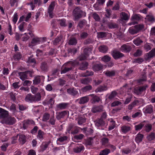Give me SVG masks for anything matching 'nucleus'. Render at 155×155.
Here are the masks:
<instances>
[{
  "label": "nucleus",
  "mask_w": 155,
  "mask_h": 155,
  "mask_svg": "<svg viewBox=\"0 0 155 155\" xmlns=\"http://www.w3.org/2000/svg\"><path fill=\"white\" fill-rule=\"evenodd\" d=\"M145 129L147 132H149L152 128V125L150 124H147L145 126Z\"/></svg>",
  "instance_id": "obj_56"
},
{
  "label": "nucleus",
  "mask_w": 155,
  "mask_h": 155,
  "mask_svg": "<svg viewBox=\"0 0 155 155\" xmlns=\"http://www.w3.org/2000/svg\"><path fill=\"white\" fill-rule=\"evenodd\" d=\"M25 24V22H23L21 23L18 26V29L20 31L23 32L24 31V27Z\"/></svg>",
  "instance_id": "obj_62"
},
{
  "label": "nucleus",
  "mask_w": 155,
  "mask_h": 155,
  "mask_svg": "<svg viewBox=\"0 0 155 155\" xmlns=\"http://www.w3.org/2000/svg\"><path fill=\"white\" fill-rule=\"evenodd\" d=\"M90 81V79L88 78H84L81 80V83L84 84H88Z\"/></svg>",
  "instance_id": "obj_54"
},
{
  "label": "nucleus",
  "mask_w": 155,
  "mask_h": 155,
  "mask_svg": "<svg viewBox=\"0 0 155 155\" xmlns=\"http://www.w3.org/2000/svg\"><path fill=\"white\" fill-rule=\"evenodd\" d=\"M92 87L91 85H89L82 88L81 90L83 92H86L87 91L91 90L92 89Z\"/></svg>",
  "instance_id": "obj_49"
},
{
  "label": "nucleus",
  "mask_w": 155,
  "mask_h": 155,
  "mask_svg": "<svg viewBox=\"0 0 155 155\" xmlns=\"http://www.w3.org/2000/svg\"><path fill=\"white\" fill-rule=\"evenodd\" d=\"M144 124L143 123H140V124L135 125L134 126L135 130L136 131L140 130L143 127Z\"/></svg>",
  "instance_id": "obj_40"
},
{
  "label": "nucleus",
  "mask_w": 155,
  "mask_h": 155,
  "mask_svg": "<svg viewBox=\"0 0 155 155\" xmlns=\"http://www.w3.org/2000/svg\"><path fill=\"white\" fill-rule=\"evenodd\" d=\"M120 17L122 20H127L129 18V16L124 12H122L120 14Z\"/></svg>",
  "instance_id": "obj_26"
},
{
  "label": "nucleus",
  "mask_w": 155,
  "mask_h": 155,
  "mask_svg": "<svg viewBox=\"0 0 155 155\" xmlns=\"http://www.w3.org/2000/svg\"><path fill=\"white\" fill-rule=\"evenodd\" d=\"M148 87L147 85H145L143 86L136 87L134 89V92L137 95L141 94L142 92L145 91Z\"/></svg>",
  "instance_id": "obj_8"
},
{
  "label": "nucleus",
  "mask_w": 155,
  "mask_h": 155,
  "mask_svg": "<svg viewBox=\"0 0 155 155\" xmlns=\"http://www.w3.org/2000/svg\"><path fill=\"white\" fill-rule=\"evenodd\" d=\"M84 149L83 146L81 144L76 146L73 149L74 151L76 153H78L83 150Z\"/></svg>",
  "instance_id": "obj_23"
},
{
  "label": "nucleus",
  "mask_w": 155,
  "mask_h": 155,
  "mask_svg": "<svg viewBox=\"0 0 155 155\" xmlns=\"http://www.w3.org/2000/svg\"><path fill=\"white\" fill-rule=\"evenodd\" d=\"M44 134L45 133L44 132L40 130H39L38 133L37 137L39 140H41L43 139Z\"/></svg>",
  "instance_id": "obj_28"
},
{
  "label": "nucleus",
  "mask_w": 155,
  "mask_h": 155,
  "mask_svg": "<svg viewBox=\"0 0 155 155\" xmlns=\"http://www.w3.org/2000/svg\"><path fill=\"white\" fill-rule=\"evenodd\" d=\"M143 110L145 114H151L153 111V107L151 104L147 105L143 108Z\"/></svg>",
  "instance_id": "obj_12"
},
{
  "label": "nucleus",
  "mask_w": 155,
  "mask_h": 155,
  "mask_svg": "<svg viewBox=\"0 0 155 155\" xmlns=\"http://www.w3.org/2000/svg\"><path fill=\"white\" fill-rule=\"evenodd\" d=\"M28 72V71H25V72H19L18 73V74L20 78L23 81L27 79L28 77L27 74Z\"/></svg>",
  "instance_id": "obj_20"
},
{
  "label": "nucleus",
  "mask_w": 155,
  "mask_h": 155,
  "mask_svg": "<svg viewBox=\"0 0 155 155\" xmlns=\"http://www.w3.org/2000/svg\"><path fill=\"white\" fill-rule=\"evenodd\" d=\"M107 86H100L96 89L95 91L96 92H101L102 91H106L107 90Z\"/></svg>",
  "instance_id": "obj_35"
},
{
  "label": "nucleus",
  "mask_w": 155,
  "mask_h": 155,
  "mask_svg": "<svg viewBox=\"0 0 155 155\" xmlns=\"http://www.w3.org/2000/svg\"><path fill=\"white\" fill-rule=\"evenodd\" d=\"M116 124L115 121L112 119L110 120V124L108 127V130H110L113 129L116 127Z\"/></svg>",
  "instance_id": "obj_32"
},
{
  "label": "nucleus",
  "mask_w": 155,
  "mask_h": 155,
  "mask_svg": "<svg viewBox=\"0 0 155 155\" xmlns=\"http://www.w3.org/2000/svg\"><path fill=\"white\" fill-rule=\"evenodd\" d=\"M143 25H138L135 26L134 27L129 28V32L131 34H134L137 33L140 30L143 29Z\"/></svg>",
  "instance_id": "obj_3"
},
{
  "label": "nucleus",
  "mask_w": 155,
  "mask_h": 155,
  "mask_svg": "<svg viewBox=\"0 0 155 155\" xmlns=\"http://www.w3.org/2000/svg\"><path fill=\"white\" fill-rule=\"evenodd\" d=\"M41 0H34V2H31L30 3L27 4L28 5H30L32 10H33L35 7V5H38L41 4Z\"/></svg>",
  "instance_id": "obj_19"
},
{
  "label": "nucleus",
  "mask_w": 155,
  "mask_h": 155,
  "mask_svg": "<svg viewBox=\"0 0 155 155\" xmlns=\"http://www.w3.org/2000/svg\"><path fill=\"white\" fill-rule=\"evenodd\" d=\"M131 129V127L130 126L126 125H123L120 127L121 132L125 134L130 131Z\"/></svg>",
  "instance_id": "obj_17"
},
{
  "label": "nucleus",
  "mask_w": 155,
  "mask_h": 155,
  "mask_svg": "<svg viewBox=\"0 0 155 155\" xmlns=\"http://www.w3.org/2000/svg\"><path fill=\"white\" fill-rule=\"evenodd\" d=\"M72 69V67L67 64H65L61 67V74H65Z\"/></svg>",
  "instance_id": "obj_9"
},
{
  "label": "nucleus",
  "mask_w": 155,
  "mask_h": 155,
  "mask_svg": "<svg viewBox=\"0 0 155 155\" xmlns=\"http://www.w3.org/2000/svg\"><path fill=\"white\" fill-rule=\"evenodd\" d=\"M99 50L100 51L104 53L107 51L108 48L106 46L103 45L99 47Z\"/></svg>",
  "instance_id": "obj_37"
},
{
  "label": "nucleus",
  "mask_w": 155,
  "mask_h": 155,
  "mask_svg": "<svg viewBox=\"0 0 155 155\" xmlns=\"http://www.w3.org/2000/svg\"><path fill=\"white\" fill-rule=\"evenodd\" d=\"M92 68L94 71H98L102 69L103 66L101 64H97L93 65Z\"/></svg>",
  "instance_id": "obj_25"
},
{
  "label": "nucleus",
  "mask_w": 155,
  "mask_h": 155,
  "mask_svg": "<svg viewBox=\"0 0 155 155\" xmlns=\"http://www.w3.org/2000/svg\"><path fill=\"white\" fill-rule=\"evenodd\" d=\"M143 53L142 50L140 49H137L134 54V55L135 57H137L141 56Z\"/></svg>",
  "instance_id": "obj_48"
},
{
  "label": "nucleus",
  "mask_w": 155,
  "mask_h": 155,
  "mask_svg": "<svg viewBox=\"0 0 155 155\" xmlns=\"http://www.w3.org/2000/svg\"><path fill=\"white\" fill-rule=\"evenodd\" d=\"M104 73L107 76L109 77L113 76L115 75V71H107Z\"/></svg>",
  "instance_id": "obj_34"
},
{
  "label": "nucleus",
  "mask_w": 155,
  "mask_h": 155,
  "mask_svg": "<svg viewBox=\"0 0 155 155\" xmlns=\"http://www.w3.org/2000/svg\"><path fill=\"white\" fill-rule=\"evenodd\" d=\"M111 58L109 56L106 55L101 58V60L105 62H107L110 61Z\"/></svg>",
  "instance_id": "obj_50"
},
{
  "label": "nucleus",
  "mask_w": 155,
  "mask_h": 155,
  "mask_svg": "<svg viewBox=\"0 0 155 155\" xmlns=\"http://www.w3.org/2000/svg\"><path fill=\"white\" fill-rule=\"evenodd\" d=\"M143 136V135L138 133L136 136L135 139V141L137 143H140L142 141Z\"/></svg>",
  "instance_id": "obj_24"
},
{
  "label": "nucleus",
  "mask_w": 155,
  "mask_h": 155,
  "mask_svg": "<svg viewBox=\"0 0 155 155\" xmlns=\"http://www.w3.org/2000/svg\"><path fill=\"white\" fill-rule=\"evenodd\" d=\"M41 38H33L30 43L29 45V46L31 48H32L34 46L36 45L37 44L39 43L41 41Z\"/></svg>",
  "instance_id": "obj_13"
},
{
  "label": "nucleus",
  "mask_w": 155,
  "mask_h": 155,
  "mask_svg": "<svg viewBox=\"0 0 155 155\" xmlns=\"http://www.w3.org/2000/svg\"><path fill=\"white\" fill-rule=\"evenodd\" d=\"M139 103V101L137 100H135L132 103L128 105V108L129 110H131L133 107L137 105Z\"/></svg>",
  "instance_id": "obj_21"
},
{
  "label": "nucleus",
  "mask_w": 155,
  "mask_h": 155,
  "mask_svg": "<svg viewBox=\"0 0 155 155\" xmlns=\"http://www.w3.org/2000/svg\"><path fill=\"white\" fill-rule=\"evenodd\" d=\"M92 100V103H94L96 102H99L101 101V99L98 97L96 96H94L93 97Z\"/></svg>",
  "instance_id": "obj_59"
},
{
  "label": "nucleus",
  "mask_w": 155,
  "mask_h": 155,
  "mask_svg": "<svg viewBox=\"0 0 155 155\" xmlns=\"http://www.w3.org/2000/svg\"><path fill=\"white\" fill-rule=\"evenodd\" d=\"M31 81L29 80H25L22 83L24 86H30L31 84Z\"/></svg>",
  "instance_id": "obj_61"
},
{
  "label": "nucleus",
  "mask_w": 155,
  "mask_h": 155,
  "mask_svg": "<svg viewBox=\"0 0 155 155\" xmlns=\"http://www.w3.org/2000/svg\"><path fill=\"white\" fill-rule=\"evenodd\" d=\"M92 50L91 48H85L84 51V54L81 55L80 57V60L81 61L85 59L91 53Z\"/></svg>",
  "instance_id": "obj_4"
},
{
  "label": "nucleus",
  "mask_w": 155,
  "mask_h": 155,
  "mask_svg": "<svg viewBox=\"0 0 155 155\" xmlns=\"http://www.w3.org/2000/svg\"><path fill=\"white\" fill-rule=\"evenodd\" d=\"M55 121L56 119H55L54 117L53 116L50 118L48 122L52 125H54L55 124Z\"/></svg>",
  "instance_id": "obj_53"
},
{
  "label": "nucleus",
  "mask_w": 155,
  "mask_h": 155,
  "mask_svg": "<svg viewBox=\"0 0 155 155\" xmlns=\"http://www.w3.org/2000/svg\"><path fill=\"white\" fill-rule=\"evenodd\" d=\"M131 49V47L127 45L124 44L120 47V50L123 52H129Z\"/></svg>",
  "instance_id": "obj_14"
},
{
  "label": "nucleus",
  "mask_w": 155,
  "mask_h": 155,
  "mask_svg": "<svg viewBox=\"0 0 155 155\" xmlns=\"http://www.w3.org/2000/svg\"><path fill=\"white\" fill-rule=\"evenodd\" d=\"M41 68L42 71L45 72L47 71L48 69L47 63L45 62L42 63L41 64Z\"/></svg>",
  "instance_id": "obj_41"
},
{
  "label": "nucleus",
  "mask_w": 155,
  "mask_h": 155,
  "mask_svg": "<svg viewBox=\"0 0 155 155\" xmlns=\"http://www.w3.org/2000/svg\"><path fill=\"white\" fill-rule=\"evenodd\" d=\"M145 19L148 21L152 22H153L155 21V19L152 15H147Z\"/></svg>",
  "instance_id": "obj_38"
},
{
  "label": "nucleus",
  "mask_w": 155,
  "mask_h": 155,
  "mask_svg": "<svg viewBox=\"0 0 155 155\" xmlns=\"http://www.w3.org/2000/svg\"><path fill=\"white\" fill-rule=\"evenodd\" d=\"M19 142L22 144H24L26 142V137L25 135L21 134L19 135L18 139Z\"/></svg>",
  "instance_id": "obj_31"
},
{
  "label": "nucleus",
  "mask_w": 155,
  "mask_h": 155,
  "mask_svg": "<svg viewBox=\"0 0 155 155\" xmlns=\"http://www.w3.org/2000/svg\"><path fill=\"white\" fill-rule=\"evenodd\" d=\"M86 118L84 117H80L78 121V123L79 125H81L84 123L86 121Z\"/></svg>",
  "instance_id": "obj_57"
},
{
  "label": "nucleus",
  "mask_w": 155,
  "mask_h": 155,
  "mask_svg": "<svg viewBox=\"0 0 155 155\" xmlns=\"http://www.w3.org/2000/svg\"><path fill=\"white\" fill-rule=\"evenodd\" d=\"M144 49L147 51L150 50L151 48V47L150 45L148 43H147L144 45Z\"/></svg>",
  "instance_id": "obj_64"
},
{
  "label": "nucleus",
  "mask_w": 155,
  "mask_h": 155,
  "mask_svg": "<svg viewBox=\"0 0 155 155\" xmlns=\"http://www.w3.org/2000/svg\"><path fill=\"white\" fill-rule=\"evenodd\" d=\"M154 56H155V48L153 49L150 52L147 53L145 57V60H148Z\"/></svg>",
  "instance_id": "obj_18"
},
{
  "label": "nucleus",
  "mask_w": 155,
  "mask_h": 155,
  "mask_svg": "<svg viewBox=\"0 0 155 155\" xmlns=\"http://www.w3.org/2000/svg\"><path fill=\"white\" fill-rule=\"evenodd\" d=\"M140 17L137 15H133L131 17L132 21L134 22L133 23V24L134 25L137 23L136 22H135V21H138L140 20Z\"/></svg>",
  "instance_id": "obj_39"
},
{
  "label": "nucleus",
  "mask_w": 155,
  "mask_h": 155,
  "mask_svg": "<svg viewBox=\"0 0 155 155\" xmlns=\"http://www.w3.org/2000/svg\"><path fill=\"white\" fill-rule=\"evenodd\" d=\"M50 115L48 113H45L43 115L42 120L44 121H47L50 118Z\"/></svg>",
  "instance_id": "obj_45"
},
{
  "label": "nucleus",
  "mask_w": 155,
  "mask_h": 155,
  "mask_svg": "<svg viewBox=\"0 0 155 155\" xmlns=\"http://www.w3.org/2000/svg\"><path fill=\"white\" fill-rule=\"evenodd\" d=\"M117 95V92L115 91H113L110 94L107 95L108 98L110 100H112L114 99Z\"/></svg>",
  "instance_id": "obj_30"
},
{
  "label": "nucleus",
  "mask_w": 155,
  "mask_h": 155,
  "mask_svg": "<svg viewBox=\"0 0 155 155\" xmlns=\"http://www.w3.org/2000/svg\"><path fill=\"white\" fill-rule=\"evenodd\" d=\"M108 26L111 29L117 28L118 27V25L112 22H110L108 24Z\"/></svg>",
  "instance_id": "obj_43"
},
{
  "label": "nucleus",
  "mask_w": 155,
  "mask_h": 155,
  "mask_svg": "<svg viewBox=\"0 0 155 155\" xmlns=\"http://www.w3.org/2000/svg\"><path fill=\"white\" fill-rule=\"evenodd\" d=\"M8 117V112L4 109L0 108V119H1V121H3L6 120Z\"/></svg>",
  "instance_id": "obj_5"
},
{
  "label": "nucleus",
  "mask_w": 155,
  "mask_h": 155,
  "mask_svg": "<svg viewBox=\"0 0 155 155\" xmlns=\"http://www.w3.org/2000/svg\"><path fill=\"white\" fill-rule=\"evenodd\" d=\"M41 95L39 93H37L35 95H32L29 93L27 94L25 96V101L28 103L38 102L41 100Z\"/></svg>",
  "instance_id": "obj_1"
},
{
  "label": "nucleus",
  "mask_w": 155,
  "mask_h": 155,
  "mask_svg": "<svg viewBox=\"0 0 155 155\" xmlns=\"http://www.w3.org/2000/svg\"><path fill=\"white\" fill-rule=\"evenodd\" d=\"M45 78L42 76H37L35 77L33 80V84L37 85L40 83L42 81H43Z\"/></svg>",
  "instance_id": "obj_11"
},
{
  "label": "nucleus",
  "mask_w": 155,
  "mask_h": 155,
  "mask_svg": "<svg viewBox=\"0 0 155 155\" xmlns=\"http://www.w3.org/2000/svg\"><path fill=\"white\" fill-rule=\"evenodd\" d=\"M89 100V98L88 96H86L77 99V101H78V103L80 104H84L88 102Z\"/></svg>",
  "instance_id": "obj_16"
},
{
  "label": "nucleus",
  "mask_w": 155,
  "mask_h": 155,
  "mask_svg": "<svg viewBox=\"0 0 155 155\" xmlns=\"http://www.w3.org/2000/svg\"><path fill=\"white\" fill-rule=\"evenodd\" d=\"M55 6V2H52L50 5L48 7V12L49 15V16L51 18H53L54 16L53 13V10Z\"/></svg>",
  "instance_id": "obj_6"
},
{
  "label": "nucleus",
  "mask_w": 155,
  "mask_h": 155,
  "mask_svg": "<svg viewBox=\"0 0 155 155\" xmlns=\"http://www.w3.org/2000/svg\"><path fill=\"white\" fill-rule=\"evenodd\" d=\"M103 110L102 106H96L94 107L92 109V111L94 113H96L97 112H99L102 111Z\"/></svg>",
  "instance_id": "obj_27"
},
{
  "label": "nucleus",
  "mask_w": 155,
  "mask_h": 155,
  "mask_svg": "<svg viewBox=\"0 0 155 155\" xmlns=\"http://www.w3.org/2000/svg\"><path fill=\"white\" fill-rule=\"evenodd\" d=\"M110 153V150L107 148H106L100 152L99 155H107Z\"/></svg>",
  "instance_id": "obj_44"
},
{
  "label": "nucleus",
  "mask_w": 155,
  "mask_h": 155,
  "mask_svg": "<svg viewBox=\"0 0 155 155\" xmlns=\"http://www.w3.org/2000/svg\"><path fill=\"white\" fill-rule=\"evenodd\" d=\"M133 42L137 46H138L143 42V41L140 38H137L134 40Z\"/></svg>",
  "instance_id": "obj_51"
},
{
  "label": "nucleus",
  "mask_w": 155,
  "mask_h": 155,
  "mask_svg": "<svg viewBox=\"0 0 155 155\" xmlns=\"http://www.w3.org/2000/svg\"><path fill=\"white\" fill-rule=\"evenodd\" d=\"M104 124L103 120L101 118L97 120L95 122V125L97 127L103 126Z\"/></svg>",
  "instance_id": "obj_36"
},
{
  "label": "nucleus",
  "mask_w": 155,
  "mask_h": 155,
  "mask_svg": "<svg viewBox=\"0 0 155 155\" xmlns=\"http://www.w3.org/2000/svg\"><path fill=\"white\" fill-rule=\"evenodd\" d=\"M69 105L68 103H60L57 105V107L61 110L64 109H66Z\"/></svg>",
  "instance_id": "obj_22"
},
{
  "label": "nucleus",
  "mask_w": 155,
  "mask_h": 155,
  "mask_svg": "<svg viewBox=\"0 0 155 155\" xmlns=\"http://www.w3.org/2000/svg\"><path fill=\"white\" fill-rule=\"evenodd\" d=\"M85 13L78 7L75 8L72 12L74 21H77L84 15Z\"/></svg>",
  "instance_id": "obj_2"
},
{
  "label": "nucleus",
  "mask_w": 155,
  "mask_h": 155,
  "mask_svg": "<svg viewBox=\"0 0 155 155\" xmlns=\"http://www.w3.org/2000/svg\"><path fill=\"white\" fill-rule=\"evenodd\" d=\"M15 121L16 120L14 117L8 116L6 120H4L3 121H1V122L2 124L12 125L14 124Z\"/></svg>",
  "instance_id": "obj_7"
},
{
  "label": "nucleus",
  "mask_w": 155,
  "mask_h": 155,
  "mask_svg": "<svg viewBox=\"0 0 155 155\" xmlns=\"http://www.w3.org/2000/svg\"><path fill=\"white\" fill-rule=\"evenodd\" d=\"M88 65V63L87 62H83L81 64L80 69L82 70H85L87 68Z\"/></svg>",
  "instance_id": "obj_47"
},
{
  "label": "nucleus",
  "mask_w": 155,
  "mask_h": 155,
  "mask_svg": "<svg viewBox=\"0 0 155 155\" xmlns=\"http://www.w3.org/2000/svg\"><path fill=\"white\" fill-rule=\"evenodd\" d=\"M34 122L31 120H28L25 121L23 124V128L24 129H26L28 124H34Z\"/></svg>",
  "instance_id": "obj_29"
},
{
  "label": "nucleus",
  "mask_w": 155,
  "mask_h": 155,
  "mask_svg": "<svg viewBox=\"0 0 155 155\" xmlns=\"http://www.w3.org/2000/svg\"><path fill=\"white\" fill-rule=\"evenodd\" d=\"M142 115V114L141 111L138 112L134 114H133L132 115V117L135 118L137 117H140Z\"/></svg>",
  "instance_id": "obj_63"
},
{
  "label": "nucleus",
  "mask_w": 155,
  "mask_h": 155,
  "mask_svg": "<svg viewBox=\"0 0 155 155\" xmlns=\"http://www.w3.org/2000/svg\"><path fill=\"white\" fill-rule=\"evenodd\" d=\"M111 54L115 59L119 58L124 56V55L123 54L116 50H114L112 52Z\"/></svg>",
  "instance_id": "obj_10"
},
{
  "label": "nucleus",
  "mask_w": 155,
  "mask_h": 155,
  "mask_svg": "<svg viewBox=\"0 0 155 155\" xmlns=\"http://www.w3.org/2000/svg\"><path fill=\"white\" fill-rule=\"evenodd\" d=\"M144 60L143 58H135L134 59L133 62L138 63L139 64L141 63Z\"/></svg>",
  "instance_id": "obj_55"
},
{
  "label": "nucleus",
  "mask_w": 155,
  "mask_h": 155,
  "mask_svg": "<svg viewBox=\"0 0 155 155\" xmlns=\"http://www.w3.org/2000/svg\"><path fill=\"white\" fill-rule=\"evenodd\" d=\"M62 38V36H61L57 37L53 42V44L54 45H58L59 42L61 41Z\"/></svg>",
  "instance_id": "obj_46"
},
{
  "label": "nucleus",
  "mask_w": 155,
  "mask_h": 155,
  "mask_svg": "<svg viewBox=\"0 0 155 155\" xmlns=\"http://www.w3.org/2000/svg\"><path fill=\"white\" fill-rule=\"evenodd\" d=\"M93 138L90 137L87 139L86 141L85 144L87 145H91L93 143Z\"/></svg>",
  "instance_id": "obj_60"
},
{
  "label": "nucleus",
  "mask_w": 155,
  "mask_h": 155,
  "mask_svg": "<svg viewBox=\"0 0 155 155\" xmlns=\"http://www.w3.org/2000/svg\"><path fill=\"white\" fill-rule=\"evenodd\" d=\"M68 137L66 136L60 137L59 138H58L57 141L58 143H59L58 142H62L65 141L67 140Z\"/></svg>",
  "instance_id": "obj_42"
},
{
  "label": "nucleus",
  "mask_w": 155,
  "mask_h": 155,
  "mask_svg": "<svg viewBox=\"0 0 155 155\" xmlns=\"http://www.w3.org/2000/svg\"><path fill=\"white\" fill-rule=\"evenodd\" d=\"M77 43V41L76 38H71L69 40L68 44L70 45H76Z\"/></svg>",
  "instance_id": "obj_33"
},
{
  "label": "nucleus",
  "mask_w": 155,
  "mask_h": 155,
  "mask_svg": "<svg viewBox=\"0 0 155 155\" xmlns=\"http://www.w3.org/2000/svg\"><path fill=\"white\" fill-rule=\"evenodd\" d=\"M30 88L31 92L33 94H35L38 91V88L33 86H31Z\"/></svg>",
  "instance_id": "obj_58"
},
{
  "label": "nucleus",
  "mask_w": 155,
  "mask_h": 155,
  "mask_svg": "<svg viewBox=\"0 0 155 155\" xmlns=\"http://www.w3.org/2000/svg\"><path fill=\"white\" fill-rule=\"evenodd\" d=\"M154 138L155 134L153 133H151L150 134L148 135L147 137V139L149 141L153 140Z\"/></svg>",
  "instance_id": "obj_52"
},
{
  "label": "nucleus",
  "mask_w": 155,
  "mask_h": 155,
  "mask_svg": "<svg viewBox=\"0 0 155 155\" xmlns=\"http://www.w3.org/2000/svg\"><path fill=\"white\" fill-rule=\"evenodd\" d=\"M67 92L68 94L73 96L78 95V92L76 89L74 88H70L67 89Z\"/></svg>",
  "instance_id": "obj_15"
}]
</instances>
